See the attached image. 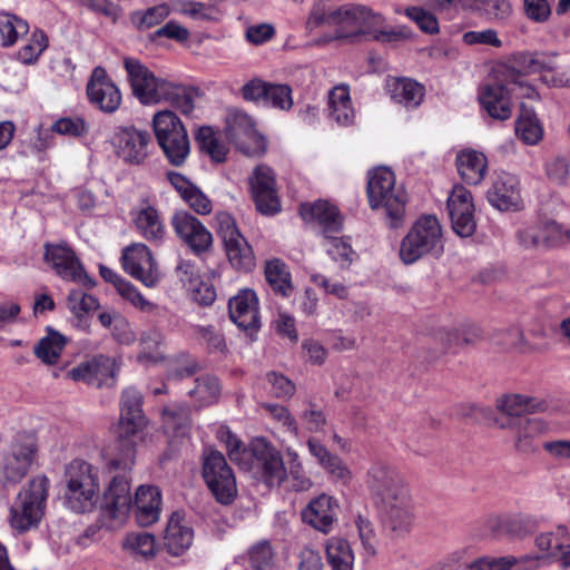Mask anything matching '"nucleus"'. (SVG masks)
I'll list each match as a JSON object with an SVG mask.
<instances>
[{
  "label": "nucleus",
  "mask_w": 570,
  "mask_h": 570,
  "mask_svg": "<svg viewBox=\"0 0 570 570\" xmlns=\"http://www.w3.org/2000/svg\"><path fill=\"white\" fill-rule=\"evenodd\" d=\"M122 267L131 277L147 287H154L159 281V273L149 247L145 244H132L124 249Z\"/></svg>",
  "instance_id": "nucleus-21"
},
{
  "label": "nucleus",
  "mask_w": 570,
  "mask_h": 570,
  "mask_svg": "<svg viewBox=\"0 0 570 570\" xmlns=\"http://www.w3.org/2000/svg\"><path fill=\"white\" fill-rule=\"evenodd\" d=\"M151 135L135 126H120L112 137L116 154L126 164L141 165L149 155Z\"/></svg>",
  "instance_id": "nucleus-18"
},
{
  "label": "nucleus",
  "mask_w": 570,
  "mask_h": 570,
  "mask_svg": "<svg viewBox=\"0 0 570 570\" xmlns=\"http://www.w3.org/2000/svg\"><path fill=\"white\" fill-rule=\"evenodd\" d=\"M405 14L414 21L423 32L430 35L439 32V21L432 12L421 7H410L405 10Z\"/></svg>",
  "instance_id": "nucleus-54"
},
{
  "label": "nucleus",
  "mask_w": 570,
  "mask_h": 570,
  "mask_svg": "<svg viewBox=\"0 0 570 570\" xmlns=\"http://www.w3.org/2000/svg\"><path fill=\"white\" fill-rule=\"evenodd\" d=\"M489 203L499 210H514L520 207V183L509 173H497L488 190Z\"/></svg>",
  "instance_id": "nucleus-27"
},
{
  "label": "nucleus",
  "mask_w": 570,
  "mask_h": 570,
  "mask_svg": "<svg viewBox=\"0 0 570 570\" xmlns=\"http://www.w3.org/2000/svg\"><path fill=\"white\" fill-rule=\"evenodd\" d=\"M121 547L130 556H139L146 559L155 557L157 552L156 539L147 532L127 533Z\"/></svg>",
  "instance_id": "nucleus-43"
},
{
  "label": "nucleus",
  "mask_w": 570,
  "mask_h": 570,
  "mask_svg": "<svg viewBox=\"0 0 570 570\" xmlns=\"http://www.w3.org/2000/svg\"><path fill=\"white\" fill-rule=\"evenodd\" d=\"M337 514V500L325 493L312 499L302 510L303 521L325 534L333 530Z\"/></svg>",
  "instance_id": "nucleus-25"
},
{
  "label": "nucleus",
  "mask_w": 570,
  "mask_h": 570,
  "mask_svg": "<svg viewBox=\"0 0 570 570\" xmlns=\"http://www.w3.org/2000/svg\"><path fill=\"white\" fill-rule=\"evenodd\" d=\"M49 479L45 475L33 478L29 488L21 491L17 501L10 509L11 527L19 531H27L36 527L42 515L48 498Z\"/></svg>",
  "instance_id": "nucleus-10"
},
{
  "label": "nucleus",
  "mask_w": 570,
  "mask_h": 570,
  "mask_svg": "<svg viewBox=\"0 0 570 570\" xmlns=\"http://www.w3.org/2000/svg\"><path fill=\"white\" fill-rule=\"evenodd\" d=\"M386 90L391 98L407 107H417L424 97V87L409 77H389Z\"/></svg>",
  "instance_id": "nucleus-36"
},
{
  "label": "nucleus",
  "mask_w": 570,
  "mask_h": 570,
  "mask_svg": "<svg viewBox=\"0 0 570 570\" xmlns=\"http://www.w3.org/2000/svg\"><path fill=\"white\" fill-rule=\"evenodd\" d=\"M248 466L243 470L250 472L267 487L281 485L287 476L281 452L265 438H255L250 441L245 453Z\"/></svg>",
  "instance_id": "nucleus-9"
},
{
  "label": "nucleus",
  "mask_w": 570,
  "mask_h": 570,
  "mask_svg": "<svg viewBox=\"0 0 570 570\" xmlns=\"http://www.w3.org/2000/svg\"><path fill=\"white\" fill-rule=\"evenodd\" d=\"M117 373L115 360L98 355L90 361L82 362L68 372V376L77 382L101 386L114 380Z\"/></svg>",
  "instance_id": "nucleus-26"
},
{
  "label": "nucleus",
  "mask_w": 570,
  "mask_h": 570,
  "mask_svg": "<svg viewBox=\"0 0 570 570\" xmlns=\"http://www.w3.org/2000/svg\"><path fill=\"white\" fill-rule=\"evenodd\" d=\"M87 95L105 112L116 111L121 104V94L107 73H92L87 85Z\"/></svg>",
  "instance_id": "nucleus-30"
},
{
  "label": "nucleus",
  "mask_w": 570,
  "mask_h": 570,
  "mask_svg": "<svg viewBox=\"0 0 570 570\" xmlns=\"http://www.w3.org/2000/svg\"><path fill=\"white\" fill-rule=\"evenodd\" d=\"M142 396L132 387L124 390L120 401V419L117 434L122 446L121 454L112 459V466L124 470L134 465L135 441L132 438L146 425V417L141 410Z\"/></svg>",
  "instance_id": "nucleus-6"
},
{
  "label": "nucleus",
  "mask_w": 570,
  "mask_h": 570,
  "mask_svg": "<svg viewBox=\"0 0 570 570\" xmlns=\"http://www.w3.org/2000/svg\"><path fill=\"white\" fill-rule=\"evenodd\" d=\"M35 451V444L30 440L13 443L3 459L4 478L11 482L20 481L32 463Z\"/></svg>",
  "instance_id": "nucleus-33"
},
{
  "label": "nucleus",
  "mask_w": 570,
  "mask_h": 570,
  "mask_svg": "<svg viewBox=\"0 0 570 570\" xmlns=\"http://www.w3.org/2000/svg\"><path fill=\"white\" fill-rule=\"evenodd\" d=\"M377 19L379 12L363 4L347 3L337 8H325L317 2L309 12L306 28L313 31L320 27H332L334 33L325 42L337 40L356 43L362 37L370 35Z\"/></svg>",
  "instance_id": "nucleus-2"
},
{
  "label": "nucleus",
  "mask_w": 570,
  "mask_h": 570,
  "mask_svg": "<svg viewBox=\"0 0 570 570\" xmlns=\"http://www.w3.org/2000/svg\"><path fill=\"white\" fill-rule=\"evenodd\" d=\"M492 343L504 351L520 348L524 344V335L519 327L503 328L493 333Z\"/></svg>",
  "instance_id": "nucleus-53"
},
{
  "label": "nucleus",
  "mask_w": 570,
  "mask_h": 570,
  "mask_svg": "<svg viewBox=\"0 0 570 570\" xmlns=\"http://www.w3.org/2000/svg\"><path fill=\"white\" fill-rule=\"evenodd\" d=\"M45 262L63 281L91 285V279L83 269L75 250L67 243L45 244Z\"/></svg>",
  "instance_id": "nucleus-17"
},
{
  "label": "nucleus",
  "mask_w": 570,
  "mask_h": 570,
  "mask_svg": "<svg viewBox=\"0 0 570 570\" xmlns=\"http://www.w3.org/2000/svg\"><path fill=\"white\" fill-rule=\"evenodd\" d=\"M367 485L380 500L386 529L396 537L409 533L414 522V509L403 476L394 469L379 463L368 471Z\"/></svg>",
  "instance_id": "nucleus-1"
},
{
  "label": "nucleus",
  "mask_w": 570,
  "mask_h": 570,
  "mask_svg": "<svg viewBox=\"0 0 570 570\" xmlns=\"http://www.w3.org/2000/svg\"><path fill=\"white\" fill-rule=\"evenodd\" d=\"M68 305L71 312L76 315L89 313L99 307L98 299L95 296L86 294L79 289L70 291L68 294Z\"/></svg>",
  "instance_id": "nucleus-56"
},
{
  "label": "nucleus",
  "mask_w": 570,
  "mask_h": 570,
  "mask_svg": "<svg viewBox=\"0 0 570 570\" xmlns=\"http://www.w3.org/2000/svg\"><path fill=\"white\" fill-rule=\"evenodd\" d=\"M119 294L144 313H151L156 308V304L142 296L129 282L119 284Z\"/></svg>",
  "instance_id": "nucleus-59"
},
{
  "label": "nucleus",
  "mask_w": 570,
  "mask_h": 570,
  "mask_svg": "<svg viewBox=\"0 0 570 570\" xmlns=\"http://www.w3.org/2000/svg\"><path fill=\"white\" fill-rule=\"evenodd\" d=\"M194 333L199 340L206 344L210 352H224L226 348V342L224 335L216 331L214 326H194Z\"/></svg>",
  "instance_id": "nucleus-58"
},
{
  "label": "nucleus",
  "mask_w": 570,
  "mask_h": 570,
  "mask_svg": "<svg viewBox=\"0 0 570 570\" xmlns=\"http://www.w3.org/2000/svg\"><path fill=\"white\" fill-rule=\"evenodd\" d=\"M242 97L259 106H272L288 110L293 106L292 89L286 85H274L254 78L246 82L242 89Z\"/></svg>",
  "instance_id": "nucleus-22"
},
{
  "label": "nucleus",
  "mask_w": 570,
  "mask_h": 570,
  "mask_svg": "<svg viewBox=\"0 0 570 570\" xmlns=\"http://www.w3.org/2000/svg\"><path fill=\"white\" fill-rule=\"evenodd\" d=\"M203 476L215 499L230 504L237 495L236 479L225 456L218 451H208L204 458Z\"/></svg>",
  "instance_id": "nucleus-13"
},
{
  "label": "nucleus",
  "mask_w": 570,
  "mask_h": 570,
  "mask_svg": "<svg viewBox=\"0 0 570 570\" xmlns=\"http://www.w3.org/2000/svg\"><path fill=\"white\" fill-rule=\"evenodd\" d=\"M511 79L503 83H487L480 88L479 101L490 117L505 120L512 114V96L533 98L535 90L527 85L525 73H510Z\"/></svg>",
  "instance_id": "nucleus-8"
},
{
  "label": "nucleus",
  "mask_w": 570,
  "mask_h": 570,
  "mask_svg": "<svg viewBox=\"0 0 570 570\" xmlns=\"http://www.w3.org/2000/svg\"><path fill=\"white\" fill-rule=\"evenodd\" d=\"M48 47V38L42 31L32 33L29 43L23 46L18 52L17 58L24 65L35 63L42 51Z\"/></svg>",
  "instance_id": "nucleus-51"
},
{
  "label": "nucleus",
  "mask_w": 570,
  "mask_h": 570,
  "mask_svg": "<svg viewBox=\"0 0 570 570\" xmlns=\"http://www.w3.org/2000/svg\"><path fill=\"white\" fill-rule=\"evenodd\" d=\"M170 224L177 237L197 256L206 254L213 246V235L195 216L186 210L176 212Z\"/></svg>",
  "instance_id": "nucleus-19"
},
{
  "label": "nucleus",
  "mask_w": 570,
  "mask_h": 570,
  "mask_svg": "<svg viewBox=\"0 0 570 570\" xmlns=\"http://www.w3.org/2000/svg\"><path fill=\"white\" fill-rule=\"evenodd\" d=\"M546 173L554 184L566 185L570 174V163L566 157H554L547 161Z\"/></svg>",
  "instance_id": "nucleus-61"
},
{
  "label": "nucleus",
  "mask_w": 570,
  "mask_h": 570,
  "mask_svg": "<svg viewBox=\"0 0 570 570\" xmlns=\"http://www.w3.org/2000/svg\"><path fill=\"white\" fill-rule=\"evenodd\" d=\"M194 530L186 518L179 512H174L167 523L164 537V547L168 553L175 557L184 554L193 544Z\"/></svg>",
  "instance_id": "nucleus-31"
},
{
  "label": "nucleus",
  "mask_w": 570,
  "mask_h": 570,
  "mask_svg": "<svg viewBox=\"0 0 570 570\" xmlns=\"http://www.w3.org/2000/svg\"><path fill=\"white\" fill-rule=\"evenodd\" d=\"M134 96L144 105L166 100L175 82L156 73H129Z\"/></svg>",
  "instance_id": "nucleus-28"
},
{
  "label": "nucleus",
  "mask_w": 570,
  "mask_h": 570,
  "mask_svg": "<svg viewBox=\"0 0 570 570\" xmlns=\"http://www.w3.org/2000/svg\"><path fill=\"white\" fill-rule=\"evenodd\" d=\"M504 529L513 538H524L534 531V521L522 515L511 517L504 521Z\"/></svg>",
  "instance_id": "nucleus-64"
},
{
  "label": "nucleus",
  "mask_w": 570,
  "mask_h": 570,
  "mask_svg": "<svg viewBox=\"0 0 570 570\" xmlns=\"http://www.w3.org/2000/svg\"><path fill=\"white\" fill-rule=\"evenodd\" d=\"M263 409L268 413L269 417L283 430V432L297 436L298 424L287 407L279 404L266 403L263 405Z\"/></svg>",
  "instance_id": "nucleus-50"
},
{
  "label": "nucleus",
  "mask_w": 570,
  "mask_h": 570,
  "mask_svg": "<svg viewBox=\"0 0 570 570\" xmlns=\"http://www.w3.org/2000/svg\"><path fill=\"white\" fill-rule=\"evenodd\" d=\"M164 344L165 337L158 330H149L142 333L139 342L138 361L144 364H156L164 361Z\"/></svg>",
  "instance_id": "nucleus-40"
},
{
  "label": "nucleus",
  "mask_w": 570,
  "mask_h": 570,
  "mask_svg": "<svg viewBox=\"0 0 570 570\" xmlns=\"http://www.w3.org/2000/svg\"><path fill=\"white\" fill-rule=\"evenodd\" d=\"M29 24L11 13H0V39L2 47L13 46L20 36L27 35Z\"/></svg>",
  "instance_id": "nucleus-47"
},
{
  "label": "nucleus",
  "mask_w": 570,
  "mask_h": 570,
  "mask_svg": "<svg viewBox=\"0 0 570 570\" xmlns=\"http://www.w3.org/2000/svg\"><path fill=\"white\" fill-rule=\"evenodd\" d=\"M219 392L218 380L213 375L205 374L195 380V386L188 393L202 405H208L217 400Z\"/></svg>",
  "instance_id": "nucleus-49"
},
{
  "label": "nucleus",
  "mask_w": 570,
  "mask_h": 570,
  "mask_svg": "<svg viewBox=\"0 0 570 570\" xmlns=\"http://www.w3.org/2000/svg\"><path fill=\"white\" fill-rule=\"evenodd\" d=\"M195 139L202 151L210 156L216 163H223L226 159L228 148L220 141L212 127H200L196 131Z\"/></svg>",
  "instance_id": "nucleus-45"
},
{
  "label": "nucleus",
  "mask_w": 570,
  "mask_h": 570,
  "mask_svg": "<svg viewBox=\"0 0 570 570\" xmlns=\"http://www.w3.org/2000/svg\"><path fill=\"white\" fill-rule=\"evenodd\" d=\"M553 57L543 52L519 51L505 58V71H520V69H529L530 71H552L556 68Z\"/></svg>",
  "instance_id": "nucleus-38"
},
{
  "label": "nucleus",
  "mask_w": 570,
  "mask_h": 570,
  "mask_svg": "<svg viewBox=\"0 0 570 570\" xmlns=\"http://www.w3.org/2000/svg\"><path fill=\"white\" fill-rule=\"evenodd\" d=\"M66 345L65 337L58 332L50 331L35 346L33 352L46 364H56Z\"/></svg>",
  "instance_id": "nucleus-46"
},
{
  "label": "nucleus",
  "mask_w": 570,
  "mask_h": 570,
  "mask_svg": "<svg viewBox=\"0 0 570 570\" xmlns=\"http://www.w3.org/2000/svg\"><path fill=\"white\" fill-rule=\"evenodd\" d=\"M456 167L461 178L469 185H479L485 177L488 159L484 154L465 149L456 156Z\"/></svg>",
  "instance_id": "nucleus-37"
},
{
  "label": "nucleus",
  "mask_w": 570,
  "mask_h": 570,
  "mask_svg": "<svg viewBox=\"0 0 570 570\" xmlns=\"http://www.w3.org/2000/svg\"><path fill=\"white\" fill-rule=\"evenodd\" d=\"M307 448L309 454L315 458L318 465L324 469L333 480L342 484H347L352 480V472L343 460L330 452L318 440L309 438L307 440Z\"/></svg>",
  "instance_id": "nucleus-35"
},
{
  "label": "nucleus",
  "mask_w": 570,
  "mask_h": 570,
  "mask_svg": "<svg viewBox=\"0 0 570 570\" xmlns=\"http://www.w3.org/2000/svg\"><path fill=\"white\" fill-rule=\"evenodd\" d=\"M523 12L532 22L544 23L551 16L548 0H523Z\"/></svg>",
  "instance_id": "nucleus-63"
},
{
  "label": "nucleus",
  "mask_w": 570,
  "mask_h": 570,
  "mask_svg": "<svg viewBox=\"0 0 570 570\" xmlns=\"http://www.w3.org/2000/svg\"><path fill=\"white\" fill-rule=\"evenodd\" d=\"M153 126L158 145L170 164L183 165L189 154V138L181 120L175 112L163 110L155 114Z\"/></svg>",
  "instance_id": "nucleus-11"
},
{
  "label": "nucleus",
  "mask_w": 570,
  "mask_h": 570,
  "mask_svg": "<svg viewBox=\"0 0 570 570\" xmlns=\"http://www.w3.org/2000/svg\"><path fill=\"white\" fill-rule=\"evenodd\" d=\"M51 130L63 136L80 137L88 131V125L80 117H63L52 125Z\"/></svg>",
  "instance_id": "nucleus-57"
},
{
  "label": "nucleus",
  "mask_w": 570,
  "mask_h": 570,
  "mask_svg": "<svg viewBox=\"0 0 570 570\" xmlns=\"http://www.w3.org/2000/svg\"><path fill=\"white\" fill-rule=\"evenodd\" d=\"M531 401V399L520 394H510L499 399L497 409L501 412L502 417L495 420L497 424L507 422L508 419L527 417L532 409Z\"/></svg>",
  "instance_id": "nucleus-42"
},
{
  "label": "nucleus",
  "mask_w": 570,
  "mask_h": 570,
  "mask_svg": "<svg viewBox=\"0 0 570 570\" xmlns=\"http://www.w3.org/2000/svg\"><path fill=\"white\" fill-rule=\"evenodd\" d=\"M215 227L224 243L232 266L238 271H252L255 266L254 252L239 232L234 217L226 212L217 213Z\"/></svg>",
  "instance_id": "nucleus-12"
},
{
  "label": "nucleus",
  "mask_w": 570,
  "mask_h": 570,
  "mask_svg": "<svg viewBox=\"0 0 570 570\" xmlns=\"http://www.w3.org/2000/svg\"><path fill=\"white\" fill-rule=\"evenodd\" d=\"M265 277L271 288L284 297L293 292L291 273L287 266L279 259H272L266 263Z\"/></svg>",
  "instance_id": "nucleus-41"
},
{
  "label": "nucleus",
  "mask_w": 570,
  "mask_h": 570,
  "mask_svg": "<svg viewBox=\"0 0 570 570\" xmlns=\"http://www.w3.org/2000/svg\"><path fill=\"white\" fill-rule=\"evenodd\" d=\"M134 225L139 235L154 245H160L166 238V227L157 208L142 206L131 213Z\"/></svg>",
  "instance_id": "nucleus-34"
},
{
  "label": "nucleus",
  "mask_w": 570,
  "mask_h": 570,
  "mask_svg": "<svg viewBox=\"0 0 570 570\" xmlns=\"http://www.w3.org/2000/svg\"><path fill=\"white\" fill-rule=\"evenodd\" d=\"M325 550L332 570H353L354 553L347 540L332 537L327 540Z\"/></svg>",
  "instance_id": "nucleus-39"
},
{
  "label": "nucleus",
  "mask_w": 570,
  "mask_h": 570,
  "mask_svg": "<svg viewBox=\"0 0 570 570\" xmlns=\"http://www.w3.org/2000/svg\"><path fill=\"white\" fill-rule=\"evenodd\" d=\"M515 132L527 145H535L539 142L542 137V129L535 115L531 110H522L515 121Z\"/></svg>",
  "instance_id": "nucleus-48"
},
{
  "label": "nucleus",
  "mask_w": 570,
  "mask_h": 570,
  "mask_svg": "<svg viewBox=\"0 0 570 570\" xmlns=\"http://www.w3.org/2000/svg\"><path fill=\"white\" fill-rule=\"evenodd\" d=\"M110 468L116 470L111 464ZM130 468L124 470L118 468L117 471L124 472L114 476L104 493V502L101 505L104 518L109 519V528L115 529L124 524L129 511L131 510L130 482L125 474Z\"/></svg>",
  "instance_id": "nucleus-16"
},
{
  "label": "nucleus",
  "mask_w": 570,
  "mask_h": 570,
  "mask_svg": "<svg viewBox=\"0 0 570 570\" xmlns=\"http://www.w3.org/2000/svg\"><path fill=\"white\" fill-rule=\"evenodd\" d=\"M366 190L371 208L383 209L391 228L403 225L407 195L402 185H396L390 168L377 167L370 171Z\"/></svg>",
  "instance_id": "nucleus-4"
},
{
  "label": "nucleus",
  "mask_w": 570,
  "mask_h": 570,
  "mask_svg": "<svg viewBox=\"0 0 570 570\" xmlns=\"http://www.w3.org/2000/svg\"><path fill=\"white\" fill-rule=\"evenodd\" d=\"M249 185L256 207L262 214L274 215L279 212L275 175L268 166H257L249 177Z\"/></svg>",
  "instance_id": "nucleus-24"
},
{
  "label": "nucleus",
  "mask_w": 570,
  "mask_h": 570,
  "mask_svg": "<svg viewBox=\"0 0 570 570\" xmlns=\"http://www.w3.org/2000/svg\"><path fill=\"white\" fill-rule=\"evenodd\" d=\"M63 503L77 513L91 511L97 503L100 485L98 470L92 464L73 460L63 474Z\"/></svg>",
  "instance_id": "nucleus-5"
},
{
  "label": "nucleus",
  "mask_w": 570,
  "mask_h": 570,
  "mask_svg": "<svg viewBox=\"0 0 570 570\" xmlns=\"http://www.w3.org/2000/svg\"><path fill=\"white\" fill-rule=\"evenodd\" d=\"M299 417L305 429L309 432H321L326 425L324 412L312 402H307V406L302 411Z\"/></svg>",
  "instance_id": "nucleus-62"
},
{
  "label": "nucleus",
  "mask_w": 570,
  "mask_h": 570,
  "mask_svg": "<svg viewBox=\"0 0 570 570\" xmlns=\"http://www.w3.org/2000/svg\"><path fill=\"white\" fill-rule=\"evenodd\" d=\"M230 321L247 335L256 334L261 326L259 299L255 291L242 288L228 301Z\"/></svg>",
  "instance_id": "nucleus-20"
},
{
  "label": "nucleus",
  "mask_w": 570,
  "mask_h": 570,
  "mask_svg": "<svg viewBox=\"0 0 570 570\" xmlns=\"http://www.w3.org/2000/svg\"><path fill=\"white\" fill-rule=\"evenodd\" d=\"M499 428L513 431L514 446L519 452L530 453L535 450L533 440L548 431L546 421L538 417L508 419Z\"/></svg>",
  "instance_id": "nucleus-29"
},
{
  "label": "nucleus",
  "mask_w": 570,
  "mask_h": 570,
  "mask_svg": "<svg viewBox=\"0 0 570 570\" xmlns=\"http://www.w3.org/2000/svg\"><path fill=\"white\" fill-rule=\"evenodd\" d=\"M448 209L453 230L461 237L471 236L476 228L472 194L462 185H455L448 198Z\"/></svg>",
  "instance_id": "nucleus-23"
},
{
  "label": "nucleus",
  "mask_w": 570,
  "mask_h": 570,
  "mask_svg": "<svg viewBox=\"0 0 570 570\" xmlns=\"http://www.w3.org/2000/svg\"><path fill=\"white\" fill-rule=\"evenodd\" d=\"M274 553L267 541L253 546L248 551V562L254 570H265L273 566Z\"/></svg>",
  "instance_id": "nucleus-52"
},
{
  "label": "nucleus",
  "mask_w": 570,
  "mask_h": 570,
  "mask_svg": "<svg viewBox=\"0 0 570 570\" xmlns=\"http://www.w3.org/2000/svg\"><path fill=\"white\" fill-rule=\"evenodd\" d=\"M304 220L316 222L323 230V247L332 261L341 268H348L357 254L344 238L333 236L342 229L343 220L336 206L326 200H317L312 205H302L299 209Z\"/></svg>",
  "instance_id": "nucleus-3"
},
{
  "label": "nucleus",
  "mask_w": 570,
  "mask_h": 570,
  "mask_svg": "<svg viewBox=\"0 0 570 570\" xmlns=\"http://www.w3.org/2000/svg\"><path fill=\"white\" fill-rule=\"evenodd\" d=\"M384 17L379 13V19L368 35L372 40L380 43H400L412 38L413 32L411 28L406 26H384Z\"/></svg>",
  "instance_id": "nucleus-44"
},
{
  "label": "nucleus",
  "mask_w": 570,
  "mask_h": 570,
  "mask_svg": "<svg viewBox=\"0 0 570 570\" xmlns=\"http://www.w3.org/2000/svg\"><path fill=\"white\" fill-rule=\"evenodd\" d=\"M462 41L468 46L484 45L494 48L502 47V40L498 36V31L491 28L480 31H468L463 33Z\"/></svg>",
  "instance_id": "nucleus-60"
},
{
  "label": "nucleus",
  "mask_w": 570,
  "mask_h": 570,
  "mask_svg": "<svg viewBox=\"0 0 570 570\" xmlns=\"http://www.w3.org/2000/svg\"><path fill=\"white\" fill-rule=\"evenodd\" d=\"M203 476L215 499L230 504L237 495L236 479L225 456L218 451H208L204 458Z\"/></svg>",
  "instance_id": "nucleus-14"
},
{
  "label": "nucleus",
  "mask_w": 570,
  "mask_h": 570,
  "mask_svg": "<svg viewBox=\"0 0 570 570\" xmlns=\"http://www.w3.org/2000/svg\"><path fill=\"white\" fill-rule=\"evenodd\" d=\"M161 507V493L158 488L140 485L135 494V518L140 527H149L159 520Z\"/></svg>",
  "instance_id": "nucleus-32"
},
{
  "label": "nucleus",
  "mask_w": 570,
  "mask_h": 570,
  "mask_svg": "<svg viewBox=\"0 0 570 570\" xmlns=\"http://www.w3.org/2000/svg\"><path fill=\"white\" fill-rule=\"evenodd\" d=\"M226 135L247 156H261L266 151L265 138L256 130L252 117L243 110L227 111Z\"/></svg>",
  "instance_id": "nucleus-15"
},
{
  "label": "nucleus",
  "mask_w": 570,
  "mask_h": 570,
  "mask_svg": "<svg viewBox=\"0 0 570 570\" xmlns=\"http://www.w3.org/2000/svg\"><path fill=\"white\" fill-rule=\"evenodd\" d=\"M444 249L442 227L435 216H422L403 237L400 245V258L413 264L425 256L439 257Z\"/></svg>",
  "instance_id": "nucleus-7"
},
{
  "label": "nucleus",
  "mask_w": 570,
  "mask_h": 570,
  "mask_svg": "<svg viewBox=\"0 0 570 570\" xmlns=\"http://www.w3.org/2000/svg\"><path fill=\"white\" fill-rule=\"evenodd\" d=\"M190 410L185 405H170L164 409V424L167 429L179 431L189 423Z\"/></svg>",
  "instance_id": "nucleus-55"
}]
</instances>
